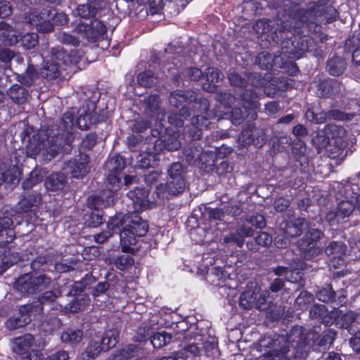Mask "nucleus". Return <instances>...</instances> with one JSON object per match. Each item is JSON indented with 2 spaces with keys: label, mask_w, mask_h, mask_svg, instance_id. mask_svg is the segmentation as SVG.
I'll list each match as a JSON object with an SVG mask.
<instances>
[{
  "label": "nucleus",
  "mask_w": 360,
  "mask_h": 360,
  "mask_svg": "<svg viewBox=\"0 0 360 360\" xmlns=\"http://www.w3.org/2000/svg\"><path fill=\"white\" fill-rule=\"evenodd\" d=\"M284 11L283 18L277 19L275 27L271 21L263 19L257 20L253 27L258 34L271 32L273 41L285 49V53L300 57L314 45L310 34L317 33L321 28L316 18H326L329 15L321 13L318 8H302L300 4H292Z\"/></svg>",
  "instance_id": "1"
},
{
  "label": "nucleus",
  "mask_w": 360,
  "mask_h": 360,
  "mask_svg": "<svg viewBox=\"0 0 360 360\" xmlns=\"http://www.w3.org/2000/svg\"><path fill=\"white\" fill-rule=\"evenodd\" d=\"M111 193L108 191H101L98 194H93L87 198L86 206L89 210L83 217L85 226L97 228L105 222L103 209L112 206L117 199Z\"/></svg>",
  "instance_id": "2"
},
{
  "label": "nucleus",
  "mask_w": 360,
  "mask_h": 360,
  "mask_svg": "<svg viewBox=\"0 0 360 360\" xmlns=\"http://www.w3.org/2000/svg\"><path fill=\"white\" fill-rule=\"evenodd\" d=\"M182 164L176 162L170 165L167 169V181L165 184H160L156 186L153 195L158 200L169 199L173 195H177L184 191L186 179Z\"/></svg>",
  "instance_id": "3"
},
{
  "label": "nucleus",
  "mask_w": 360,
  "mask_h": 360,
  "mask_svg": "<svg viewBox=\"0 0 360 360\" xmlns=\"http://www.w3.org/2000/svg\"><path fill=\"white\" fill-rule=\"evenodd\" d=\"M48 131V126L44 127L38 133L34 132L32 135L30 132V128L25 129L21 133L22 142H26V153L28 156L34 158L42 150L43 155L46 160H51V151L49 146L51 143V136Z\"/></svg>",
  "instance_id": "4"
},
{
  "label": "nucleus",
  "mask_w": 360,
  "mask_h": 360,
  "mask_svg": "<svg viewBox=\"0 0 360 360\" xmlns=\"http://www.w3.org/2000/svg\"><path fill=\"white\" fill-rule=\"evenodd\" d=\"M51 283V278L44 274L34 276L29 272L19 276L14 285L15 290L25 297L44 290Z\"/></svg>",
  "instance_id": "5"
},
{
  "label": "nucleus",
  "mask_w": 360,
  "mask_h": 360,
  "mask_svg": "<svg viewBox=\"0 0 360 360\" xmlns=\"http://www.w3.org/2000/svg\"><path fill=\"white\" fill-rule=\"evenodd\" d=\"M108 171L105 188L102 191H108L117 198V192L122 189V174L126 167V159L120 154L108 159L105 164Z\"/></svg>",
  "instance_id": "6"
},
{
  "label": "nucleus",
  "mask_w": 360,
  "mask_h": 360,
  "mask_svg": "<svg viewBox=\"0 0 360 360\" xmlns=\"http://www.w3.org/2000/svg\"><path fill=\"white\" fill-rule=\"evenodd\" d=\"M149 225L139 215H134L129 224L124 227L120 233V245L123 252L129 251L131 242L136 243V238H143L148 231Z\"/></svg>",
  "instance_id": "7"
},
{
  "label": "nucleus",
  "mask_w": 360,
  "mask_h": 360,
  "mask_svg": "<svg viewBox=\"0 0 360 360\" xmlns=\"http://www.w3.org/2000/svg\"><path fill=\"white\" fill-rule=\"evenodd\" d=\"M200 114L193 115L191 119V126L187 130L188 136L194 141L200 140L202 136V129H207L210 120L214 117L212 111L210 110V103L207 98H200L199 101Z\"/></svg>",
  "instance_id": "8"
},
{
  "label": "nucleus",
  "mask_w": 360,
  "mask_h": 360,
  "mask_svg": "<svg viewBox=\"0 0 360 360\" xmlns=\"http://www.w3.org/2000/svg\"><path fill=\"white\" fill-rule=\"evenodd\" d=\"M15 238V233L13 227L0 230V261L4 264L3 266L0 267V273L6 271L20 259V254L12 251L9 247V244Z\"/></svg>",
  "instance_id": "9"
},
{
  "label": "nucleus",
  "mask_w": 360,
  "mask_h": 360,
  "mask_svg": "<svg viewBox=\"0 0 360 360\" xmlns=\"http://www.w3.org/2000/svg\"><path fill=\"white\" fill-rule=\"evenodd\" d=\"M48 131H49L52 144V146H49L51 147L49 150L51 151L53 158L57 156L63 146H67L70 150H72V143L75 138L72 129L60 130L57 127V124H53L48 125Z\"/></svg>",
  "instance_id": "10"
},
{
  "label": "nucleus",
  "mask_w": 360,
  "mask_h": 360,
  "mask_svg": "<svg viewBox=\"0 0 360 360\" xmlns=\"http://www.w3.org/2000/svg\"><path fill=\"white\" fill-rule=\"evenodd\" d=\"M301 326L293 327L288 333L290 345L292 347V356L295 359L304 360L309 352L311 345Z\"/></svg>",
  "instance_id": "11"
},
{
  "label": "nucleus",
  "mask_w": 360,
  "mask_h": 360,
  "mask_svg": "<svg viewBox=\"0 0 360 360\" xmlns=\"http://www.w3.org/2000/svg\"><path fill=\"white\" fill-rule=\"evenodd\" d=\"M83 39L89 43H94L103 38L107 32L105 25L100 20L94 18L89 23L81 22L75 28Z\"/></svg>",
  "instance_id": "12"
},
{
  "label": "nucleus",
  "mask_w": 360,
  "mask_h": 360,
  "mask_svg": "<svg viewBox=\"0 0 360 360\" xmlns=\"http://www.w3.org/2000/svg\"><path fill=\"white\" fill-rule=\"evenodd\" d=\"M37 315L28 303L20 305L18 312L13 314L4 323V326L9 330H15L29 324Z\"/></svg>",
  "instance_id": "13"
},
{
  "label": "nucleus",
  "mask_w": 360,
  "mask_h": 360,
  "mask_svg": "<svg viewBox=\"0 0 360 360\" xmlns=\"http://www.w3.org/2000/svg\"><path fill=\"white\" fill-rule=\"evenodd\" d=\"M34 344V337L27 333L13 340V351L21 356V360H38V351L32 349Z\"/></svg>",
  "instance_id": "14"
},
{
  "label": "nucleus",
  "mask_w": 360,
  "mask_h": 360,
  "mask_svg": "<svg viewBox=\"0 0 360 360\" xmlns=\"http://www.w3.org/2000/svg\"><path fill=\"white\" fill-rule=\"evenodd\" d=\"M89 163V155L84 153H79L74 158L66 162V168L72 178L79 179L89 173L91 169Z\"/></svg>",
  "instance_id": "15"
},
{
  "label": "nucleus",
  "mask_w": 360,
  "mask_h": 360,
  "mask_svg": "<svg viewBox=\"0 0 360 360\" xmlns=\"http://www.w3.org/2000/svg\"><path fill=\"white\" fill-rule=\"evenodd\" d=\"M155 133L158 134L159 136L154 141L153 149L159 154L164 150H176L181 147V143L174 131L172 133H169L167 129H165L164 133H162L158 130H153L152 134L153 136H155Z\"/></svg>",
  "instance_id": "16"
},
{
  "label": "nucleus",
  "mask_w": 360,
  "mask_h": 360,
  "mask_svg": "<svg viewBox=\"0 0 360 360\" xmlns=\"http://www.w3.org/2000/svg\"><path fill=\"white\" fill-rule=\"evenodd\" d=\"M342 83L337 79H319L316 84V94L319 98L334 99L341 91Z\"/></svg>",
  "instance_id": "17"
},
{
  "label": "nucleus",
  "mask_w": 360,
  "mask_h": 360,
  "mask_svg": "<svg viewBox=\"0 0 360 360\" xmlns=\"http://www.w3.org/2000/svg\"><path fill=\"white\" fill-rule=\"evenodd\" d=\"M42 201V195L38 191L27 192L17 205L18 212L20 214H28L32 218L36 215V210Z\"/></svg>",
  "instance_id": "18"
},
{
  "label": "nucleus",
  "mask_w": 360,
  "mask_h": 360,
  "mask_svg": "<svg viewBox=\"0 0 360 360\" xmlns=\"http://www.w3.org/2000/svg\"><path fill=\"white\" fill-rule=\"evenodd\" d=\"M200 98H198L197 94L192 90L176 89L170 93L169 103L172 107L181 110L190 108L188 105L193 102L199 105Z\"/></svg>",
  "instance_id": "19"
},
{
  "label": "nucleus",
  "mask_w": 360,
  "mask_h": 360,
  "mask_svg": "<svg viewBox=\"0 0 360 360\" xmlns=\"http://www.w3.org/2000/svg\"><path fill=\"white\" fill-rule=\"evenodd\" d=\"M338 313L334 312V310L329 311L324 304H315L309 310V316L313 320H316L326 326H330L337 321Z\"/></svg>",
  "instance_id": "20"
},
{
  "label": "nucleus",
  "mask_w": 360,
  "mask_h": 360,
  "mask_svg": "<svg viewBox=\"0 0 360 360\" xmlns=\"http://www.w3.org/2000/svg\"><path fill=\"white\" fill-rule=\"evenodd\" d=\"M270 350L267 352V357L274 359L285 358L286 354L290 352V340H288V335L287 336L283 335L274 334V342Z\"/></svg>",
  "instance_id": "21"
},
{
  "label": "nucleus",
  "mask_w": 360,
  "mask_h": 360,
  "mask_svg": "<svg viewBox=\"0 0 360 360\" xmlns=\"http://www.w3.org/2000/svg\"><path fill=\"white\" fill-rule=\"evenodd\" d=\"M306 224L304 218L297 217L283 221L280 226L286 238H295L302 234Z\"/></svg>",
  "instance_id": "22"
},
{
  "label": "nucleus",
  "mask_w": 360,
  "mask_h": 360,
  "mask_svg": "<svg viewBox=\"0 0 360 360\" xmlns=\"http://www.w3.org/2000/svg\"><path fill=\"white\" fill-rule=\"evenodd\" d=\"M52 268L58 270V265L54 263V258L51 254L39 255L36 257L31 262V269L32 273H41L46 271H53Z\"/></svg>",
  "instance_id": "23"
},
{
  "label": "nucleus",
  "mask_w": 360,
  "mask_h": 360,
  "mask_svg": "<svg viewBox=\"0 0 360 360\" xmlns=\"http://www.w3.org/2000/svg\"><path fill=\"white\" fill-rule=\"evenodd\" d=\"M240 99L245 112H248L251 119L257 117L255 109L257 108V94L254 89H245L240 94Z\"/></svg>",
  "instance_id": "24"
},
{
  "label": "nucleus",
  "mask_w": 360,
  "mask_h": 360,
  "mask_svg": "<svg viewBox=\"0 0 360 360\" xmlns=\"http://www.w3.org/2000/svg\"><path fill=\"white\" fill-rule=\"evenodd\" d=\"M83 337L84 332L82 329L70 326L63 328L60 333V340L62 343L73 348L81 342Z\"/></svg>",
  "instance_id": "25"
},
{
  "label": "nucleus",
  "mask_w": 360,
  "mask_h": 360,
  "mask_svg": "<svg viewBox=\"0 0 360 360\" xmlns=\"http://www.w3.org/2000/svg\"><path fill=\"white\" fill-rule=\"evenodd\" d=\"M282 60L281 56H273L271 53L266 51H261L258 53L255 58V63L259 67L261 70L270 71H278L277 65L278 61Z\"/></svg>",
  "instance_id": "26"
},
{
  "label": "nucleus",
  "mask_w": 360,
  "mask_h": 360,
  "mask_svg": "<svg viewBox=\"0 0 360 360\" xmlns=\"http://www.w3.org/2000/svg\"><path fill=\"white\" fill-rule=\"evenodd\" d=\"M149 191L143 187H135L130 190L127 196L133 201L134 207L139 210H145L149 207Z\"/></svg>",
  "instance_id": "27"
},
{
  "label": "nucleus",
  "mask_w": 360,
  "mask_h": 360,
  "mask_svg": "<svg viewBox=\"0 0 360 360\" xmlns=\"http://www.w3.org/2000/svg\"><path fill=\"white\" fill-rule=\"evenodd\" d=\"M68 184L67 176L61 172H53L44 180L46 188L52 192L62 191Z\"/></svg>",
  "instance_id": "28"
},
{
  "label": "nucleus",
  "mask_w": 360,
  "mask_h": 360,
  "mask_svg": "<svg viewBox=\"0 0 360 360\" xmlns=\"http://www.w3.org/2000/svg\"><path fill=\"white\" fill-rule=\"evenodd\" d=\"M97 278L92 273H87L78 281H75L71 286L69 294L73 297H77L86 290H92L93 285L96 284Z\"/></svg>",
  "instance_id": "29"
},
{
  "label": "nucleus",
  "mask_w": 360,
  "mask_h": 360,
  "mask_svg": "<svg viewBox=\"0 0 360 360\" xmlns=\"http://www.w3.org/2000/svg\"><path fill=\"white\" fill-rule=\"evenodd\" d=\"M223 77L224 75L219 69L213 67L207 68L205 72L206 82L202 84L203 89L210 93H217L218 90L217 83Z\"/></svg>",
  "instance_id": "30"
},
{
  "label": "nucleus",
  "mask_w": 360,
  "mask_h": 360,
  "mask_svg": "<svg viewBox=\"0 0 360 360\" xmlns=\"http://www.w3.org/2000/svg\"><path fill=\"white\" fill-rule=\"evenodd\" d=\"M256 128L249 127L243 129L239 135L240 141L245 146L255 145L260 148L266 143L264 134L256 136Z\"/></svg>",
  "instance_id": "31"
},
{
  "label": "nucleus",
  "mask_w": 360,
  "mask_h": 360,
  "mask_svg": "<svg viewBox=\"0 0 360 360\" xmlns=\"http://www.w3.org/2000/svg\"><path fill=\"white\" fill-rule=\"evenodd\" d=\"M57 297L58 295L56 292L48 290L44 292L39 297L37 301L28 304L30 306H32L34 312L37 315V316H41L44 314V305L53 302Z\"/></svg>",
  "instance_id": "32"
},
{
  "label": "nucleus",
  "mask_w": 360,
  "mask_h": 360,
  "mask_svg": "<svg viewBox=\"0 0 360 360\" xmlns=\"http://www.w3.org/2000/svg\"><path fill=\"white\" fill-rule=\"evenodd\" d=\"M10 99L18 105H22L27 102L30 94L28 90L22 84H13L7 91Z\"/></svg>",
  "instance_id": "33"
},
{
  "label": "nucleus",
  "mask_w": 360,
  "mask_h": 360,
  "mask_svg": "<svg viewBox=\"0 0 360 360\" xmlns=\"http://www.w3.org/2000/svg\"><path fill=\"white\" fill-rule=\"evenodd\" d=\"M159 155L160 154L155 151L153 148V152H142L137 156V166L142 169L154 167L158 165L160 161Z\"/></svg>",
  "instance_id": "34"
},
{
  "label": "nucleus",
  "mask_w": 360,
  "mask_h": 360,
  "mask_svg": "<svg viewBox=\"0 0 360 360\" xmlns=\"http://www.w3.org/2000/svg\"><path fill=\"white\" fill-rule=\"evenodd\" d=\"M329 1L330 0H317L308 8H318L321 13L329 15L326 17V22L331 23L337 20L339 13L333 6L328 5Z\"/></svg>",
  "instance_id": "35"
},
{
  "label": "nucleus",
  "mask_w": 360,
  "mask_h": 360,
  "mask_svg": "<svg viewBox=\"0 0 360 360\" xmlns=\"http://www.w3.org/2000/svg\"><path fill=\"white\" fill-rule=\"evenodd\" d=\"M297 245L303 257L306 259H311L319 252L317 244L305 236L297 242Z\"/></svg>",
  "instance_id": "36"
},
{
  "label": "nucleus",
  "mask_w": 360,
  "mask_h": 360,
  "mask_svg": "<svg viewBox=\"0 0 360 360\" xmlns=\"http://www.w3.org/2000/svg\"><path fill=\"white\" fill-rule=\"evenodd\" d=\"M347 64L345 59L340 56H333L327 61L326 68L332 76H340L346 70Z\"/></svg>",
  "instance_id": "37"
},
{
  "label": "nucleus",
  "mask_w": 360,
  "mask_h": 360,
  "mask_svg": "<svg viewBox=\"0 0 360 360\" xmlns=\"http://www.w3.org/2000/svg\"><path fill=\"white\" fill-rule=\"evenodd\" d=\"M39 77L37 68L33 64L29 63L25 72L18 75V81L23 86L30 87Z\"/></svg>",
  "instance_id": "38"
},
{
  "label": "nucleus",
  "mask_w": 360,
  "mask_h": 360,
  "mask_svg": "<svg viewBox=\"0 0 360 360\" xmlns=\"http://www.w3.org/2000/svg\"><path fill=\"white\" fill-rule=\"evenodd\" d=\"M191 115V108H184L178 112H170L167 116L168 122L173 127H182L184 120L188 119Z\"/></svg>",
  "instance_id": "39"
},
{
  "label": "nucleus",
  "mask_w": 360,
  "mask_h": 360,
  "mask_svg": "<svg viewBox=\"0 0 360 360\" xmlns=\"http://www.w3.org/2000/svg\"><path fill=\"white\" fill-rule=\"evenodd\" d=\"M334 312H338L337 321L335 323L340 328L348 329L352 326L357 318V314L353 311L343 313L342 310L335 309Z\"/></svg>",
  "instance_id": "40"
},
{
  "label": "nucleus",
  "mask_w": 360,
  "mask_h": 360,
  "mask_svg": "<svg viewBox=\"0 0 360 360\" xmlns=\"http://www.w3.org/2000/svg\"><path fill=\"white\" fill-rule=\"evenodd\" d=\"M347 245L342 241H332L325 249L326 254L332 259H340L345 255Z\"/></svg>",
  "instance_id": "41"
},
{
  "label": "nucleus",
  "mask_w": 360,
  "mask_h": 360,
  "mask_svg": "<svg viewBox=\"0 0 360 360\" xmlns=\"http://www.w3.org/2000/svg\"><path fill=\"white\" fill-rule=\"evenodd\" d=\"M61 325V320L58 317L51 316L41 321L39 328V330L43 332L45 335H48L58 330Z\"/></svg>",
  "instance_id": "42"
},
{
  "label": "nucleus",
  "mask_w": 360,
  "mask_h": 360,
  "mask_svg": "<svg viewBox=\"0 0 360 360\" xmlns=\"http://www.w3.org/2000/svg\"><path fill=\"white\" fill-rule=\"evenodd\" d=\"M103 352L114 347L119 341V333L116 330L105 331L100 338Z\"/></svg>",
  "instance_id": "43"
},
{
  "label": "nucleus",
  "mask_w": 360,
  "mask_h": 360,
  "mask_svg": "<svg viewBox=\"0 0 360 360\" xmlns=\"http://www.w3.org/2000/svg\"><path fill=\"white\" fill-rule=\"evenodd\" d=\"M51 11V10L49 8H47V6L43 8L40 12H38L35 9L30 11L27 13L25 16V20L28 24L37 27L40 21L42 20V18L50 17Z\"/></svg>",
  "instance_id": "44"
},
{
  "label": "nucleus",
  "mask_w": 360,
  "mask_h": 360,
  "mask_svg": "<svg viewBox=\"0 0 360 360\" xmlns=\"http://www.w3.org/2000/svg\"><path fill=\"white\" fill-rule=\"evenodd\" d=\"M305 117L308 121L315 124L326 122V114L325 111L314 106L308 107Z\"/></svg>",
  "instance_id": "45"
},
{
  "label": "nucleus",
  "mask_w": 360,
  "mask_h": 360,
  "mask_svg": "<svg viewBox=\"0 0 360 360\" xmlns=\"http://www.w3.org/2000/svg\"><path fill=\"white\" fill-rule=\"evenodd\" d=\"M158 76L151 70H145L141 72L137 75V83L139 86L150 88L156 84Z\"/></svg>",
  "instance_id": "46"
},
{
  "label": "nucleus",
  "mask_w": 360,
  "mask_h": 360,
  "mask_svg": "<svg viewBox=\"0 0 360 360\" xmlns=\"http://www.w3.org/2000/svg\"><path fill=\"white\" fill-rule=\"evenodd\" d=\"M74 297L75 298L65 307V309L67 312L77 313L82 311L88 305L90 301L88 295L86 294L79 299L77 297Z\"/></svg>",
  "instance_id": "47"
},
{
  "label": "nucleus",
  "mask_w": 360,
  "mask_h": 360,
  "mask_svg": "<svg viewBox=\"0 0 360 360\" xmlns=\"http://www.w3.org/2000/svg\"><path fill=\"white\" fill-rule=\"evenodd\" d=\"M355 209V205L352 200H341L338 203L336 207L339 219H341L342 221H344L346 218H349L352 214Z\"/></svg>",
  "instance_id": "48"
},
{
  "label": "nucleus",
  "mask_w": 360,
  "mask_h": 360,
  "mask_svg": "<svg viewBox=\"0 0 360 360\" xmlns=\"http://www.w3.org/2000/svg\"><path fill=\"white\" fill-rule=\"evenodd\" d=\"M172 339L171 333L165 331L155 332L152 334L150 342L155 349H160L169 343Z\"/></svg>",
  "instance_id": "49"
},
{
  "label": "nucleus",
  "mask_w": 360,
  "mask_h": 360,
  "mask_svg": "<svg viewBox=\"0 0 360 360\" xmlns=\"http://www.w3.org/2000/svg\"><path fill=\"white\" fill-rule=\"evenodd\" d=\"M59 67L58 64L55 63L53 61L47 60L41 69L40 74L42 77L47 80L55 79L59 75Z\"/></svg>",
  "instance_id": "50"
},
{
  "label": "nucleus",
  "mask_w": 360,
  "mask_h": 360,
  "mask_svg": "<svg viewBox=\"0 0 360 360\" xmlns=\"http://www.w3.org/2000/svg\"><path fill=\"white\" fill-rule=\"evenodd\" d=\"M316 297L321 302L333 303L336 301V292L331 284H328L316 292Z\"/></svg>",
  "instance_id": "51"
},
{
  "label": "nucleus",
  "mask_w": 360,
  "mask_h": 360,
  "mask_svg": "<svg viewBox=\"0 0 360 360\" xmlns=\"http://www.w3.org/2000/svg\"><path fill=\"white\" fill-rule=\"evenodd\" d=\"M324 131L329 139H342L347 136V131L340 125L328 124L324 127Z\"/></svg>",
  "instance_id": "52"
},
{
  "label": "nucleus",
  "mask_w": 360,
  "mask_h": 360,
  "mask_svg": "<svg viewBox=\"0 0 360 360\" xmlns=\"http://www.w3.org/2000/svg\"><path fill=\"white\" fill-rule=\"evenodd\" d=\"M314 300V295L307 291H301L295 300V307L298 310L305 311Z\"/></svg>",
  "instance_id": "53"
},
{
  "label": "nucleus",
  "mask_w": 360,
  "mask_h": 360,
  "mask_svg": "<svg viewBox=\"0 0 360 360\" xmlns=\"http://www.w3.org/2000/svg\"><path fill=\"white\" fill-rule=\"evenodd\" d=\"M202 214L205 220H207L209 222H212L223 220L225 214L224 208H212L205 207V211Z\"/></svg>",
  "instance_id": "54"
},
{
  "label": "nucleus",
  "mask_w": 360,
  "mask_h": 360,
  "mask_svg": "<svg viewBox=\"0 0 360 360\" xmlns=\"http://www.w3.org/2000/svg\"><path fill=\"white\" fill-rule=\"evenodd\" d=\"M336 336L337 332L335 330H325L319 335L317 345L324 348L330 347L333 345Z\"/></svg>",
  "instance_id": "55"
},
{
  "label": "nucleus",
  "mask_w": 360,
  "mask_h": 360,
  "mask_svg": "<svg viewBox=\"0 0 360 360\" xmlns=\"http://www.w3.org/2000/svg\"><path fill=\"white\" fill-rule=\"evenodd\" d=\"M131 245H128L130 249L127 253H146L149 251L151 248V243L148 241H145L143 237L136 238V243L134 244V243L131 242Z\"/></svg>",
  "instance_id": "56"
},
{
  "label": "nucleus",
  "mask_w": 360,
  "mask_h": 360,
  "mask_svg": "<svg viewBox=\"0 0 360 360\" xmlns=\"http://www.w3.org/2000/svg\"><path fill=\"white\" fill-rule=\"evenodd\" d=\"M94 6L89 4L88 2H86V4L78 5L77 7V15L82 18L94 19L98 12V8Z\"/></svg>",
  "instance_id": "57"
},
{
  "label": "nucleus",
  "mask_w": 360,
  "mask_h": 360,
  "mask_svg": "<svg viewBox=\"0 0 360 360\" xmlns=\"http://www.w3.org/2000/svg\"><path fill=\"white\" fill-rule=\"evenodd\" d=\"M51 60L60 66L63 64H66L68 59V53L60 47H54L51 51Z\"/></svg>",
  "instance_id": "58"
},
{
  "label": "nucleus",
  "mask_w": 360,
  "mask_h": 360,
  "mask_svg": "<svg viewBox=\"0 0 360 360\" xmlns=\"http://www.w3.org/2000/svg\"><path fill=\"white\" fill-rule=\"evenodd\" d=\"M124 224V217L121 213H120L110 217L107 222V228L112 234H115L117 232L120 233L122 231L121 227L123 226Z\"/></svg>",
  "instance_id": "59"
},
{
  "label": "nucleus",
  "mask_w": 360,
  "mask_h": 360,
  "mask_svg": "<svg viewBox=\"0 0 360 360\" xmlns=\"http://www.w3.org/2000/svg\"><path fill=\"white\" fill-rule=\"evenodd\" d=\"M311 141L313 146L318 151L326 148L330 144V139L326 134L324 129L321 132H318L314 136H313Z\"/></svg>",
  "instance_id": "60"
},
{
  "label": "nucleus",
  "mask_w": 360,
  "mask_h": 360,
  "mask_svg": "<svg viewBox=\"0 0 360 360\" xmlns=\"http://www.w3.org/2000/svg\"><path fill=\"white\" fill-rule=\"evenodd\" d=\"M134 259L131 255H122L114 259V264L120 271H124L133 266Z\"/></svg>",
  "instance_id": "61"
},
{
  "label": "nucleus",
  "mask_w": 360,
  "mask_h": 360,
  "mask_svg": "<svg viewBox=\"0 0 360 360\" xmlns=\"http://www.w3.org/2000/svg\"><path fill=\"white\" fill-rule=\"evenodd\" d=\"M153 333V328L150 325L142 324L137 329L135 340L139 342H146L150 340Z\"/></svg>",
  "instance_id": "62"
},
{
  "label": "nucleus",
  "mask_w": 360,
  "mask_h": 360,
  "mask_svg": "<svg viewBox=\"0 0 360 360\" xmlns=\"http://www.w3.org/2000/svg\"><path fill=\"white\" fill-rule=\"evenodd\" d=\"M21 44L25 49H32L39 44V36L35 32H27L20 39Z\"/></svg>",
  "instance_id": "63"
},
{
  "label": "nucleus",
  "mask_w": 360,
  "mask_h": 360,
  "mask_svg": "<svg viewBox=\"0 0 360 360\" xmlns=\"http://www.w3.org/2000/svg\"><path fill=\"white\" fill-rule=\"evenodd\" d=\"M75 115L73 112L67 111L63 113L60 124H57V127L60 130H69V129H73V127L75 126Z\"/></svg>",
  "instance_id": "64"
}]
</instances>
